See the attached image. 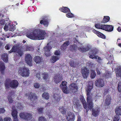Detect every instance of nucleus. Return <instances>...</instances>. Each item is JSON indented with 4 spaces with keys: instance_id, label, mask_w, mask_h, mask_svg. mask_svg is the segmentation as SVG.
<instances>
[{
    "instance_id": "16",
    "label": "nucleus",
    "mask_w": 121,
    "mask_h": 121,
    "mask_svg": "<svg viewBox=\"0 0 121 121\" xmlns=\"http://www.w3.org/2000/svg\"><path fill=\"white\" fill-rule=\"evenodd\" d=\"M69 87L71 91L73 92H75L77 90L78 87L76 84H72L69 85Z\"/></svg>"
},
{
    "instance_id": "53",
    "label": "nucleus",
    "mask_w": 121,
    "mask_h": 121,
    "mask_svg": "<svg viewBox=\"0 0 121 121\" xmlns=\"http://www.w3.org/2000/svg\"><path fill=\"white\" fill-rule=\"evenodd\" d=\"M5 111V110L3 108H1L0 109V113H3Z\"/></svg>"
},
{
    "instance_id": "12",
    "label": "nucleus",
    "mask_w": 121,
    "mask_h": 121,
    "mask_svg": "<svg viewBox=\"0 0 121 121\" xmlns=\"http://www.w3.org/2000/svg\"><path fill=\"white\" fill-rule=\"evenodd\" d=\"M89 72L88 69L85 67L82 69V74L83 78H87L89 76Z\"/></svg>"
},
{
    "instance_id": "3",
    "label": "nucleus",
    "mask_w": 121,
    "mask_h": 121,
    "mask_svg": "<svg viewBox=\"0 0 121 121\" xmlns=\"http://www.w3.org/2000/svg\"><path fill=\"white\" fill-rule=\"evenodd\" d=\"M18 85V82L16 80H13L10 81L8 80L5 82V85L6 88H8L9 87L16 88L17 87Z\"/></svg>"
},
{
    "instance_id": "1",
    "label": "nucleus",
    "mask_w": 121,
    "mask_h": 121,
    "mask_svg": "<svg viewBox=\"0 0 121 121\" xmlns=\"http://www.w3.org/2000/svg\"><path fill=\"white\" fill-rule=\"evenodd\" d=\"M93 83L92 82H90L87 88H86V90L87 95V104H86V101H85L84 98L82 96H81L80 98V100L83 104L84 108L86 109V111L87 112L88 109L87 108L89 109H91L93 107V104L92 102V99L91 97L90 96V94L92 88Z\"/></svg>"
},
{
    "instance_id": "18",
    "label": "nucleus",
    "mask_w": 121,
    "mask_h": 121,
    "mask_svg": "<svg viewBox=\"0 0 121 121\" xmlns=\"http://www.w3.org/2000/svg\"><path fill=\"white\" fill-rule=\"evenodd\" d=\"M13 111L12 113V115L14 118L13 121H18L17 118V111L15 109L12 108Z\"/></svg>"
},
{
    "instance_id": "34",
    "label": "nucleus",
    "mask_w": 121,
    "mask_h": 121,
    "mask_svg": "<svg viewBox=\"0 0 121 121\" xmlns=\"http://www.w3.org/2000/svg\"><path fill=\"white\" fill-rule=\"evenodd\" d=\"M110 20V17L108 16H104L103 20L102 23H105L108 22Z\"/></svg>"
},
{
    "instance_id": "58",
    "label": "nucleus",
    "mask_w": 121,
    "mask_h": 121,
    "mask_svg": "<svg viewBox=\"0 0 121 121\" xmlns=\"http://www.w3.org/2000/svg\"><path fill=\"white\" fill-rule=\"evenodd\" d=\"M43 110V108H39L38 109V110L39 112H41Z\"/></svg>"
},
{
    "instance_id": "10",
    "label": "nucleus",
    "mask_w": 121,
    "mask_h": 121,
    "mask_svg": "<svg viewBox=\"0 0 121 121\" xmlns=\"http://www.w3.org/2000/svg\"><path fill=\"white\" fill-rule=\"evenodd\" d=\"M25 61L27 64L31 66L32 63V58L30 54H26L25 57Z\"/></svg>"
},
{
    "instance_id": "47",
    "label": "nucleus",
    "mask_w": 121,
    "mask_h": 121,
    "mask_svg": "<svg viewBox=\"0 0 121 121\" xmlns=\"http://www.w3.org/2000/svg\"><path fill=\"white\" fill-rule=\"evenodd\" d=\"M3 36L5 37L4 38L2 39V40L4 41H5V38H8L9 37V35H8V34H6V35H4V34H3Z\"/></svg>"
},
{
    "instance_id": "23",
    "label": "nucleus",
    "mask_w": 121,
    "mask_h": 121,
    "mask_svg": "<svg viewBox=\"0 0 121 121\" xmlns=\"http://www.w3.org/2000/svg\"><path fill=\"white\" fill-rule=\"evenodd\" d=\"M115 111L117 115H121V106H117L115 109Z\"/></svg>"
},
{
    "instance_id": "17",
    "label": "nucleus",
    "mask_w": 121,
    "mask_h": 121,
    "mask_svg": "<svg viewBox=\"0 0 121 121\" xmlns=\"http://www.w3.org/2000/svg\"><path fill=\"white\" fill-rule=\"evenodd\" d=\"M92 55H90L89 57L92 59H98L99 60H102L101 58L97 56H96L95 55L96 53L95 51H92Z\"/></svg>"
},
{
    "instance_id": "32",
    "label": "nucleus",
    "mask_w": 121,
    "mask_h": 121,
    "mask_svg": "<svg viewBox=\"0 0 121 121\" xmlns=\"http://www.w3.org/2000/svg\"><path fill=\"white\" fill-rule=\"evenodd\" d=\"M91 73V77L92 79L94 78L96 76V74L95 71L93 70H91L90 71Z\"/></svg>"
},
{
    "instance_id": "55",
    "label": "nucleus",
    "mask_w": 121,
    "mask_h": 121,
    "mask_svg": "<svg viewBox=\"0 0 121 121\" xmlns=\"http://www.w3.org/2000/svg\"><path fill=\"white\" fill-rule=\"evenodd\" d=\"M92 32L95 33L97 35H98V34L99 33V32L95 30H92Z\"/></svg>"
},
{
    "instance_id": "37",
    "label": "nucleus",
    "mask_w": 121,
    "mask_h": 121,
    "mask_svg": "<svg viewBox=\"0 0 121 121\" xmlns=\"http://www.w3.org/2000/svg\"><path fill=\"white\" fill-rule=\"evenodd\" d=\"M43 78L45 80H47L49 79V77L48 74L46 73H44L42 74Z\"/></svg>"
},
{
    "instance_id": "59",
    "label": "nucleus",
    "mask_w": 121,
    "mask_h": 121,
    "mask_svg": "<svg viewBox=\"0 0 121 121\" xmlns=\"http://www.w3.org/2000/svg\"><path fill=\"white\" fill-rule=\"evenodd\" d=\"M117 30H118V31L119 32H120L121 31V27H118L117 28Z\"/></svg>"
},
{
    "instance_id": "14",
    "label": "nucleus",
    "mask_w": 121,
    "mask_h": 121,
    "mask_svg": "<svg viewBox=\"0 0 121 121\" xmlns=\"http://www.w3.org/2000/svg\"><path fill=\"white\" fill-rule=\"evenodd\" d=\"M54 78V81L56 84L59 83L63 78L59 74H55Z\"/></svg>"
},
{
    "instance_id": "15",
    "label": "nucleus",
    "mask_w": 121,
    "mask_h": 121,
    "mask_svg": "<svg viewBox=\"0 0 121 121\" xmlns=\"http://www.w3.org/2000/svg\"><path fill=\"white\" fill-rule=\"evenodd\" d=\"M66 118L68 121H74L75 119V116L73 113L70 112L67 115Z\"/></svg>"
},
{
    "instance_id": "29",
    "label": "nucleus",
    "mask_w": 121,
    "mask_h": 121,
    "mask_svg": "<svg viewBox=\"0 0 121 121\" xmlns=\"http://www.w3.org/2000/svg\"><path fill=\"white\" fill-rule=\"evenodd\" d=\"M5 67L4 64L1 61H0V71L3 73L5 69Z\"/></svg>"
},
{
    "instance_id": "11",
    "label": "nucleus",
    "mask_w": 121,
    "mask_h": 121,
    "mask_svg": "<svg viewBox=\"0 0 121 121\" xmlns=\"http://www.w3.org/2000/svg\"><path fill=\"white\" fill-rule=\"evenodd\" d=\"M95 84L96 86L102 87L104 85V81L103 79H99L96 81Z\"/></svg>"
},
{
    "instance_id": "50",
    "label": "nucleus",
    "mask_w": 121,
    "mask_h": 121,
    "mask_svg": "<svg viewBox=\"0 0 121 121\" xmlns=\"http://www.w3.org/2000/svg\"><path fill=\"white\" fill-rule=\"evenodd\" d=\"M8 100L9 103H11L13 102V100L12 99L11 97H8Z\"/></svg>"
},
{
    "instance_id": "52",
    "label": "nucleus",
    "mask_w": 121,
    "mask_h": 121,
    "mask_svg": "<svg viewBox=\"0 0 121 121\" xmlns=\"http://www.w3.org/2000/svg\"><path fill=\"white\" fill-rule=\"evenodd\" d=\"M55 54L57 55H60V52L59 51H56L55 52Z\"/></svg>"
},
{
    "instance_id": "8",
    "label": "nucleus",
    "mask_w": 121,
    "mask_h": 121,
    "mask_svg": "<svg viewBox=\"0 0 121 121\" xmlns=\"http://www.w3.org/2000/svg\"><path fill=\"white\" fill-rule=\"evenodd\" d=\"M19 115L21 118L28 120H30L32 118V115L30 113H21Z\"/></svg>"
},
{
    "instance_id": "20",
    "label": "nucleus",
    "mask_w": 121,
    "mask_h": 121,
    "mask_svg": "<svg viewBox=\"0 0 121 121\" xmlns=\"http://www.w3.org/2000/svg\"><path fill=\"white\" fill-rule=\"evenodd\" d=\"M33 59L37 63H39L42 61V57L39 56L35 57Z\"/></svg>"
},
{
    "instance_id": "63",
    "label": "nucleus",
    "mask_w": 121,
    "mask_h": 121,
    "mask_svg": "<svg viewBox=\"0 0 121 121\" xmlns=\"http://www.w3.org/2000/svg\"><path fill=\"white\" fill-rule=\"evenodd\" d=\"M118 46L120 47H121V43H119L118 44Z\"/></svg>"
},
{
    "instance_id": "61",
    "label": "nucleus",
    "mask_w": 121,
    "mask_h": 121,
    "mask_svg": "<svg viewBox=\"0 0 121 121\" xmlns=\"http://www.w3.org/2000/svg\"><path fill=\"white\" fill-rule=\"evenodd\" d=\"M8 35H9V37L10 36H11L12 37V33H10L9 34H7Z\"/></svg>"
},
{
    "instance_id": "46",
    "label": "nucleus",
    "mask_w": 121,
    "mask_h": 121,
    "mask_svg": "<svg viewBox=\"0 0 121 121\" xmlns=\"http://www.w3.org/2000/svg\"><path fill=\"white\" fill-rule=\"evenodd\" d=\"M120 119V117L118 116H116L114 117L113 121H118Z\"/></svg>"
},
{
    "instance_id": "31",
    "label": "nucleus",
    "mask_w": 121,
    "mask_h": 121,
    "mask_svg": "<svg viewBox=\"0 0 121 121\" xmlns=\"http://www.w3.org/2000/svg\"><path fill=\"white\" fill-rule=\"evenodd\" d=\"M69 44V41H67L65 42L63 44L61 47L62 49V50L65 49L66 48Z\"/></svg>"
},
{
    "instance_id": "35",
    "label": "nucleus",
    "mask_w": 121,
    "mask_h": 121,
    "mask_svg": "<svg viewBox=\"0 0 121 121\" xmlns=\"http://www.w3.org/2000/svg\"><path fill=\"white\" fill-rule=\"evenodd\" d=\"M42 96L44 98L46 99H48L49 98V95L48 93L45 92L43 94Z\"/></svg>"
},
{
    "instance_id": "41",
    "label": "nucleus",
    "mask_w": 121,
    "mask_h": 121,
    "mask_svg": "<svg viewBox=\"0 0 121 121\" xmlns=\"http://www.w3.org/2000/svg\"><path fill=\"white\" fill-rule=\"evenodd\" d=\"M97 35L99 37L104 39H105L106 37L105 35L99 32L98 34Z\"/></svg>"
},
{
    "instance_id": "49",
    "label": "nucleus",
    "mask_w": 121,
    "mask_h": 121,
    "mask_svg": "<svg viewBox=\"0 0 121 121\" xmlns=\"http://www.w3.org/2000/svg\"><path fill=\"white\" fill-rule=\"evenodd\" d=\"M34 86L35 88H38L39 86V85L37 83H36L34 84Z\"/></svg>"
},
{
    "instance_id": "19",
    "label": "nucleus",
    "mask_w": 121,
    "mask_h": 121,
    "mask_svg": "<svg viewBox=\"0 0 121 121\" xmlns=\"http://www.w3.org/2000/svg\"><path fill=\"white\" fill-rule=\"evenodd\" d=\"M104 30L108 31H111L113 30V27L111 25H104Z\"/></svg>"
},
{
    "instance_id": "21",
    "label": "nucleus",
    "mask_w": 121,
    "mask_h": 121,
    "mask_svg": "<svg viewBox=\"0 0 121 121\" xmlns=\"http://www.w3.org/2000/svg\"><path fill=\"white\" fill-rule=\"evenodd\" d=\"M73 107L74 108L78 110L80 109L81 108V105L79 104V101H76L73 106Z\"/></svg>"
},
{
    "instance_id": "9",
    "label": "nucleus",
    "mask_w": 121,
    "mask_h": 121,
    "mask_svg": "<svg viewBox=\"0 0 121 121\" xmlns=\"http://www.w3.org/2000/svg\"><path fill=\"white\" fill-rule=\"evenodd\" d=\"M17 47L16 46H14L12 48L10 51L9 52V53L12 52H16V54L18 56H21L22 55L23 52L21 50L17 49Z\"/></svg>"
},
{
    "instance_id": "7",
    "label": "nucleus",
    "mask_w": 121,
    "mask_h": 121,
    "mask_svg": "<svg viewBox=\"0 0 121 121\" xmlns=\"http://www.w3.org/2000/svg\"><path fill=\"white\" fill-rule=\"evenodd\" d=\"M52 43V42H50L43 48V50L45 52V55L46 56H48L50 55V50L52 48V47L51 46H52L51 45Z\"/></svg>"
},
{
    "instance_id": "36",
    "label": "nucleus",
    "mask_w": 121,
    "mask_h": 121,
    "mask_svg": "<svg viewBox=\"0 0 121 121\" xmlns=\"http://www.w3.org/2000/svg\"><path fill=\"white\" fill-rule=\"evenodd\" d=\"M40 23L41 24H43L44 25L46 26H47L48 25V22L47 21H44V20H42L40 21Z\"/></svg>"
},
{
    "instance_id": "57",
    "label": "nucleus",
    "mask_w": 121,
    "mask_h": 121,
    "mask_svg": "<svg viewBox=\"0 0 121 121\" xmlns=\"http://www.w3.org/2000/svg\"><path fill=\"white\" fill-rule=\"evenodd\" d=\"M9 45L8 44H7L6 46L5 47V48L6 49L9 50Z\"/></svg>"
},
{
    "instance_id": "45",
    "label": "nucleus",
    "mask_w": 121,
    "mask_h": 121,
    "mask_svg": "<svg viewBox=\"0 0 121 121\" xmlns=\"http://www.w3.org/2000/svg\"><path fill=\"white\" fill-rule=\"evenodd\" d=\"M3 121H12V120L10 117H6L4 118Z\"/></svg>"
},
{
    "instance_id": "44",
    "label": "nucleus",
    "mask_w": 121,
    "mask_h": 121,
    "mask_svg": "<svg viewBox=\"0 0 121 121\" xmlns=\"http://www.w3.org/2000/svg\"><path fill=\"white\" fill-rule=\"evenodd\" d=\"M118 89L119 92H121V81H120L118 83Z\"/></svg>"
},
{
    "instance_id": "13",
    "label": "nucleus",
    "mask_w": 121,
    "mask_h": 121,
    "mask_svg": "<svg viewBox=\"0 0 121 121\" xmlns=\"http://www.w3.org/2000/svg\"><path fill=\"white\" fill-rule=\"evenodd\" d=\"M4 29L5 31H7L8 30H9L13 31L14 30V29L13 26L10 23H8V25H5L4 27Z\"/></svg>"
},
{
    "instance_id": "43",
    "label": "nucleus",
    "mask_w": 121,
    "mask_h": 121,
    "mask_svg": "<svg viewBox=\"0 0 121 121\" xmlns=\"http://www.w3.org/2000/svg\"><path fill=\"white\" fill-rule=\"evenodd\" d=\"M66 16L69 18H71L73 16V15L70 12L66 14Z\"/></svg>"
},
{
    "instance_id": "28",
    "label": "nucleus",
    "mask_w": 121,
    "mask_h": 121,
    "mask_svg": "<svg viewBox=\"0 0 121 121\" xmlns=\"http://www.w3.org/2000/svg\"><path fill=\"white\" fill-rule=\"evenodd\" d=\"M106 97L107 99L105 101V104L107 105H108L110 103L111 100L110 97L109 95H108Z\"/></svg>"
},
{
    "instance_id": "40",
    "label": "nucleus",
    "mask_w": 121,
    "mask_h": 121,
    "mask_svg": "<svg viewBox=\"0 0 121 121\" xmlns=\"http://www.w3.org/2000/svg\"><path fill=\"white\" fill-rule=\"evenodd\" d=\"M111 73L109 72V71L107 72V73L105 74V76H104V77H105V78H108L111 77Z\"/></svg>"
},
{
    "instance_id": "27",
    "label": "nucleus",
    "mask_w": 121,
    "mask_h": 121,
    "mask_svg": "<svg viewBox=\"0 0 121 121\" xmlns=\"http://www.w3.org/2000/svg\"><path fill=\"white\" fill-rule=\"evenodd\" d=\"M59 59V57L57 56H53L52 57L51 59V61L52 62L54 63L56 62Z\"/></svg>"
},
{
    "instance_id": "30",
    "label": "nucleus",
    "mask_w": 121,
    "mask_h": 121,
    "mask_svg": "<svg viewBox=\"0 0 121 121\" xmlns=\"http://www.w3.org/2000/svg\"><path fill=\"white\" fill-rule=\"evenodd\" d=\"M99 109L95 110L93 109H92V115L95 116H96L98 115V113L99 112Z\"/></svg>"
},
{
    "instance_id": "51",
    "label": "nucleus",
    "mask_w": 121,
    "mask_h": 121,
    "mask_svg": "<svg viewBox=\"0 0 121 121\" xmlns=\"http://www.w3.org/2000/svg\"><path fill=\"white\" fill-rule=\"evenodd\" d=\"M70 65L72 67H75L76 65H75L74 64L73 61H71L70 62Z\"/></svg>"
},
{
    "instance_id": "26",
    "label": "nucleus",
    "mask_w": 121,
    "mask_h": 121,
    "mask_svg": "<svg viewBox=\"0 0 121 121\" xmlns=\"http://www.w3.org/2000/svg\"><path fill=\"white\" fill-rule=\"evenodd\" d=\"M116 75L117 76L121 77V66L117 67V71H116Z\"/></svg>"
},
{
    "instance_id": "62",
    "label": "nucleus",
    "mask_w": 121,
    "mask_h": 121,
    "mask_svg": "<svg viewBox=\"0 0 121 121\" xmlns=\"http://www.w3.org/2000/svg\"><path fill=\"white\" fill-rule=\"evenodd\" d=\"M51 117V116H49V120L50 121H51L52 119V118Z\"/></svg>"
},
{
    "instance_id": "39",
    "label": "nucleus",
    "mask_w": 121,
    "mask_h": 121,
    "mask_svg": "<svg viewBox=\"0 0 121 121\" xmlns=\"http://www.w3.org/2000/svg\"><path fill=\"white\" fill-rule=\"evenodd\" d=\"M16 106L17 107V108L21 110L22 109V105L20 103H16Z\"/></svg>"
},
{
    "instance_id": "48",
    "label": "nucleus",
    "mask_w": 121,
    "mask_h": 121,
    "mask_svg": "<svg viewBox=\"0 0 121 121\" xmlns=\"http://www.w3.org/2000/svg\"><path fill=\"white\" fill-rule=\"evenodd\" d=\"M39 121H46V119L43 117H40L39 118Z\"/></svg>"
},
{
    "instance_id": "25",
    "label": "nucleus",
    "mask_w": 121,
    "mask_h": 121,
    "mask_svg": "<svg viewBox=\"0 0 121 121\" xmlns=\"http://www.w3.org/2000/svg\"><path fill=\"white\" fill-rule=\"evenodd\" d=\"M7 56V53H4L2 55L1 58L4 61L6 62L8 61Z\"/></svg>"
},
{
    "instance_id": "60",
    "label": "nucleus",
    "mask_w": 121,
    "mask_h": 121,
    "mask_svg": "<svg viewBox=\"0 0 121 121\" xmlns=\"http://www.w3.org/2000/svg\"><path fill=\"white\" fill-rule=\"evenodd\" d=\"M77 121H81L80 117L79 116H78Z\"/></svg>"
},
{
    "instance_id": "42",
    "label": "nucleus",
    "mask_w": 121,
    "mask_h": 121,
    "mask_svg": "<svg viewBox=\"0 0 121 121\" xmlns=\"http://www.w3.org/2000/svg\"><path fill=\"white\" fill-rule=\"evenodd\" d=\"M9 19H7L5 20V21L4 19H2L0 21V24L1 25L4 24L5 23H7V22H6V21H9Z\"/></svg>"
},
{
    "instance_id": "64",
    "label": "nucleus",
    "mask_w": 121,
    "mask_h": 121,
    "mask_svg": "<svg viewBox=\"0 0 121 121\" xmlns=\"http://www.w3.org/2000/svg\"><path fill=\"white\" fill-rule=\"evenodd\" d=\"M0 121H2V119L1 117H0Z\"/></svg>"
},
{
    "instance_id": "5",
    "label": "nucleus",
    "mask_w": 121,
    "mask_h": 121,
    "mask_svg": "<svg viewBox=\"0 0 121 121\" xmlns=\"http://www.w3.org/2000/svg\"><path fill=\"white\" fill-rule=\"evenodd\" d=\"M18 72L23 77H27L29 74V70L27 68L25 67H20L18 70Z\"/></svg>"
},
{
    "instance_id": "24",
    "label": "nucleus",
    "mask_w": 121,
    "mask_h": 121,
    "mask_svg": "<svg viewBox=\"0 0 121 121\" xmlns=\"http://www.w3.org/2000/svg\"><path fill=\"white\" fill-rule=\"evenodd\" d=\"M61 11L64 13L68 12L70 11L69 9L66 7H63L59 9Z\"/></svg>"
},
{
    "instance_id": "2",
    "label": "nucleus",
    "mask_w": 121,
    "mask_h": 121,
    "mask_svg": "<svg viewBox=\"0 0 121 121\" xmlns=\"http://www.w3.org/2000/svg\"><path fill=\"white\" fill-rule=\"evenodd\" d=\"M26 36L29 38L34 40H40L44 39L48 36L45 31L39 30L37 32L35 31H30L27 33Z\"/></svg>"
},
{
    "instance_id": "56",
    "label": "nucleus",
    "mask_w": 121,
    "mask_h": 121,
    "mask_svg": "<svg viewBox=\"0 0 121 121\" xmlns=\"http://www.w3.org/2000/svg\"><path fill=\"white\" fill-rule=\"evenodd\" d=\"M96 71L97 73L99 75L101 73L100 72V71L98 69H96Z\"/></svg>"
},
{
    "instance_id": "54",
    "label": "nucleus",
    "mask_w": 121,
    "mask_h": 121,
    "mask_svg": "<svg viewBox=\"0 0 121 121\" xmlns=\"http://www.w3.org/2000/svg\"><path fill=\"white\" fill-rule=\"evenodd\" d=\"M35 76L38 78L39 79L40 78V73H37L36 74Z\"/></svg>"
},
{
    "instance_id": "4",
    "label": "nucleus",
    "mask_w": 121,
    "mask_h": 121,
    "mask_svg": "<svg viewBox=\"0 0 121 121\" xmlns=\"http://www.w3.org/2000/svg\"><path fill=\"white\" fill-rule=\"evenodd\" d=\"M77 48L79 51L83 52L86 51L88 50V48H83L82 44L79 43H78V44L77 47L75 44L72 45L70 47V48L72 51H73L77 50Z\"/></svg>"
},
{
    "instance_id": "6",
    "label": "nucleus",
    "mask_w": 121,
    "mask_h": 121,
    "mask_svg": "<svg viewBox=\"0 0 121 121\" xmlns=\"http://www.w3.org/2000/svg\"><path fill=\"white\" fill-rule=\"evenodd\" d=\"M67 85V82H66L62 81L61 84L60 85V87L64 93L68 94L70 92V91L68 88Z\"/></svg>"
},
{
    "instance_id": "33",
    "label": "nucleus",
    "mask_w": 121,
    "mask_h": 121,
    "mask_svg": "<svg viewBox=\"0 0 121 121\" xmlns=\"http://www.w3.org/2000/svg\"><path fill=\"white\" fill-rule=\"evenodd\" d=\"M104 25H100L99 24H96L95 25V27L96 28L104 30Z\"/></svg>"
},
{
    "instance_id": "22",
    "label": "nucleus",
    "mask_w": 121,
    "mask_h": 121,
    "mask_svg": "<svg viewBox=\"0 0 121 121\" xmlns=\"http://www.w3.org/2000/svg\"><path fill=\"white\" fill-rule=\"evenodd\" d=\"M29 98L31 101H34L37 99V97L35 93L31 92L29 95Z\"/></svg>"
},
{
    "instance_id": "38",
    "label": "nucleus",
    "mask_w": 121,
    "mask_h": 121,
    "mask_svg": "<svg viewBox=\"0 0 121 121\" xmlns=\"http://www.w3.org/2000/svg\"><path fill=\"white\" fill-rule=\"evenodd\" d=\"M59 110L63 114H65L66 112V110L64 107L60 108Z\"/></svg>"
}]
</instances>
